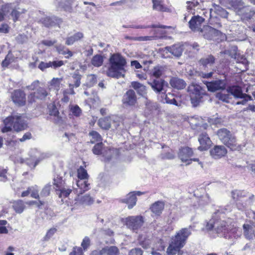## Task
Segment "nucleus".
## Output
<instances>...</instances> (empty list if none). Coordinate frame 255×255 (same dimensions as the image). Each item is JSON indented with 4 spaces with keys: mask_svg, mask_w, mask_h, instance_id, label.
<instances>
[{
    "mask_svg": "<svg viewBox=\"0 0 255 255\" xmlns=\"http://www.w3.org/2000/svg\"><path fill=\"white\" fill-rule=\"evenodd\" d=\"M192 227L181 229L171 238L166 253L168 255H182L183 252L181 249L185 245L188 237L191 234Z\"/></svg>",
    "mask_w": 255,
    "mask_h": 255,
    "instance_id": "nucleus-1",
    "label": "nucleus"
},
{
    "mask_svg": "<svg viewBox=\"0 0 255 255\" xmlns=\"http://www.w3.org/2000/svg\"><path fill=\"white\" fill-rule=\"evenodd\" d=\"M126 60L119 53L112 54L109 58V67L107 71L109 77L119 78L124 77Z\"/></svg>",
    "mask_w": 255,
    "mask_h": 255,
    "instance_id": "nucleus-2",
    "label": "nucleus"
},
{
    "mask_svg": "<svg viewBox=\"0 0 255 255\" xmlns=\"http://www.w3.org/2000/svg\"><path fill=\"white\" fill-rule=\"evenodd\" d=\"M4 126L1 129L3 133L11 130L12 128L16 131H20L26 129L27 124L20 114H16L8 117L3 121Z\"/></svg>",
    "mask_w": 255,
    "mask_h": 255,
    "instance_id": "nucleus-3",
    "label": "nucleus"
},
{
    "mask_svg": "<svg viewBox=\"0 0 255 255\" xmlns=\"http://www.w3.org/2000/svg\"><path fill=\"white\" fill-rule=\"evenodd\" d=\"M220 213L219 211L215 213L212 219L207 222L206 229L209 231L214 232L219 236H224L225 238H227L226 235L229 231L228 225L224 220L218 218V216Z\"/></svg>",
    "mask_w": 255,
    "mask_h": 255,
    "instance_id": "nucleus-4",
    "label": "nucleus"
},
{
    "mask_svg": "<svg viewBox=\"0 0 255 255\" xmlns=\"http://www.w3.org/2000/svg\"><path fill=\"white\" fill-rule=\"evenodd\" d=\"M220 140L232 150H240L242 145L239 144L236 137L226 128L220 129L217 132Z\"/></svg>",
    "mask_w": 255,
    "mask_h": 255,
    "instance_id": "nucleus-5",
    "label": "nucleus"
},
{
    "mask_svg": "<svg viewBox=\"0 0 255 255\" xmlns=\"http://www.w3.org/2000/svg\"><path fill=\"white\" fill-rule=\"evenodd\" d=\"M232 197L234 200L239 201L237 207L243 211L251 204L254 195L244 190H235L232 192Z\"/></svg>",
    "mask_w": 255,
    "mask_h": 255,
    "instance_id": "nucleus-6",
    "label": "nucleus"
},
{
    "mask_svg": "<svg viewBox=\"0 0 255 255\" xmlns=\"http://www.w3.org/2000/svg\"><path fill=\"white\" fill-rule=\"evenodd\" d=\"M78 179L76 181L77 188H75L77 193H82L90 189V184L88 183V175L86 170L80 166L77 170Z\"/></svg>",
    "mask_w": 255,
    "mask_h": 255,
    "instance_id": "nucleus-7",
    "label": "nucleus"
},
{
    "mask_svg": "<svg viewBox=\"0 0 255 255\" xmlns=\"http://www.w3.org/2000/svg\"><path fill=\"white\" fill-rule=\"evenodd\" d=\"M188 92L190 96L191 103L194 107L199 104L201 99L206 94L205 90L196 83H192L188 86Z\"/></svg>",
    "mask_w": 255,
    "mask_h": 255,
    "instance_id": "nucleus-8",
    "label": "nucleus"
},
{
    "mask_svg": "<svg viewBox=\"0 0 255 255\" xmlns=\"http://www.w3.org/2000/svg\"><path fill=\"white\" fill-rule=\"evenodd\" d=\"M144 223L141 216H129L125 219V224L128 228L136 232Z\"/></svg>",
    "mask_w": 255,
    "mask_h": 255,
    "instance_id": "nucleus-9",
    "label": "nucleus"
},
{
    "mask_svg": "<svg viewBox=\"0 0 255 255\" xmlns=\"http://www.w3.org/2000/svg\"><path fill=\"white\" fill-rule=\"evenodd\" d=\"M192 149L189 147H183L180 149L178 152V157L182 162H187L186 165H189L192 161H199L198 158H191L193 155Z\"/></svg>",
    "mask_w": 255,
    "mask_h": 255,
    "instance_id": "nucleus-10",
    "label": "nucleus"
},
{
    "mask_svg": "<svg viewBox=\"0 0 255 255\" xmlns=\"http://www.w3.org/2000/svg\"><path fill=\"white\" fill-rule=\"evenodd\" d=\"M200 33L205 38L209 40H216L222 35L220 30L208 25L204 26Z\"/></svg>",
    "mask_w": 255,
    "mask_h": 255,
    "instance_id": "nucleus-11",
    "label": "nucleus"
},
{
    "mask_svg": "<svg viewBox=\"0 0 255 255\" xmlns=\"http://www.w3.org/2000/svg\"><path fill=\"white\" fill-rule=\"evenodd\" d=\"M243 20L250 19L255 13V10L250 6L245 5L244 3L236 12Z\"/></svg>",
    "mask_w": 255,
    "mask_h": 255,
    "instance_id": "nucleus-12",
    "label": "nucleus"
},
{
    "mask_svg": "<svg viewBox=\"0 0 255 255\" xmlns=\"http://www.w3.org/2000/svg\"><path fill=\"white\" fill-rule=\"evenodd\" d=\"M49 95L46 89L43 87H38L36 90L31 93L28 97L29 102H35L36 100H44Z\"/></svg>",
    "mask_w": 255,
    "mask_h": 255,
    "instance_id": "nucleus-13",
    "label": "nucleus"
},
{
    "mask_svg": "<svg viewBox=\"0 0 255 255\" xmlns=\"http://www.w3.org/2000/svg\"><path fill=\"white\" fill-rule=\"evenodd\" d=\"M206 85L209 91L214 92L225 89L226 82L225 80L218 79L211 82H207Z\"/></svg>",
    "mask_w": 255,
    "mask_h": 255,
    "instance_id": "nucleus-14",
    "label": "nucleus"
},
{
    "mask_svg": "<svg viewBox=\"0 0 255 255\" xmlns=\"http://www.w3.org/2000/svg\"><path fill=\"white\" fill-rule=\"evenodd\" d=\"M122 102L126 106H133L137 102L135 93L132 90H128L124 94Z\"/></svg>",
    "mask_w": 255,
    "mask_h": 255,
    "instance_id": "nucleus-15",
    "label": "nucleus"
},
{
    "mask_svg": "<svg viewBox=\"0 0 255 255\" xmlns=\"http://www.w3.org/2000/svg\"><path fill=\"white\" fill-rule=\"evenodd\" d=\"M204 20L205 19L200 16H194L188 22L189 27L193 31L200 32L202 29V24Z\"/></svg>",
    "mask_w": 255,
    "mask_h": 255,
    "instance_id": "nucleus-16",
    "label": "nucleus"
},
{
    "mask_svg": "<svg viewBox=\"0 0 255 255\" xmlns=\"http://www.w3.org/2000/svg\"><path fill=\"white\" fill-rule=\"evenodd\" d=\"M42 23L47 27H60V25L63 21L60 18L56 16L48 17L46 16L41 19Z\"/></svg>",
    "mask_w": 255,
    "mask_h": 255,
    "instance_id": "nucleus-17",
    "label": "nucleus"
},
{
    "mask_svg": "<svg viewBox=\"0 0 255 255\" xmlns=\"http://www.w3.org/2000/svg\"><path fill=\"white\" fill-rule=\"evenodd\" d=\"M148 84L156 93L161 92L163 90V87L167 85V83L163 79H150L148 82Z\"/></svg>",
    "mask_w": 255,
    "mask_h": 255,
    "instance_id": "nucleus-18",
    "label": "nucleus"
},
{
    "mask_svg": "<svg viewBox=\"0 0 255 255\" xmlns=\"http://www.w3.org/2000/svg\"><path fill=\"white\" fill-rule=\"evenodd\" d=\"M11 98L13 103L19 106H23L25 104V94L21 90H14L12 94Z\"/></svg>",
    "mask_w": 255,
    "mask_h": 255,
    "instance_id": "nucleus-19",
    "label": "nucleus"
},
{
    "mask_svg": "<svg viewBox=\"0 0 255 255\" xmlns=\"http://www.w3.org/2000/svg\"><path fill=\"white\" fill-rule=\"evenodd\" d=\"M198 141L200 143V146L198 147V149L200 151L207 150L210 148L212 144L210 137L205 132L199 135Z\"/></svg>",
    "mask_w": 255,
    "mask_h": 255,
    "instance_id": "nucleus-20",
    "label": "nucleus"
},
{
    "mask_svg": "<svg viewBox=\"0 0 255 255\" xmlns=\"http://www.w3.org/2000/svg\"><path fill=\"white\" fill-rule=\"evenodd\" d=\"M220 1L223 5L228 8L233 9L236 13L244 3L242 0H220Z\"/></svg>",
    "mask_w": 255,
    "mask_h": 255,
    "instance_id": "nucleus-21",
    "label": "nucleus"
},
{
    "mask_svg": "<svg viewBox=\"0 0 255 255\" xmlns=\"http://www.w3.org/2000/svg\"><path fill=\"white\" fill-rule=\"evenodd\" d=\"M74 192L77 195L75 198V204H82V205H90L93 202V200L92 197L88 194L82 196V193H77L75 191V188L74 190Z\"/></svg>",
    "mask_w": 255,
    "mask_h": 255,
    "instance_id": "nucleus-22",
    "label": "nucleus"
},
{
    "mask_svg": "<svg viewBox=\"0 0 255 255\" xmlns=\"http://www.w3.org/2000/svg\"><path fill=\"white\" fill-rule=\"evenodd\" d=\"M165 49L177 58L180 57L183 51V46L180 43L175 44L171 46H167Z\"/></svg>",
    "mask_w": 255,
    "mask_h": 255,
    "instance_id": "nucleus-23",
    "label": "nucleus"
},
{
    "mask_svg": "<svg viewBox=\"0 0 255 255\" xmlns=\"http://www.w3.org/2000/svg\"><path fill=\"white\" fill-rule=\"evenodd\" d=\"M227 152L223 145H216L210 150L211 155L214 158H220L225 156Z\"/></svg>",
    "mask_w": 255,
    "mask_h": 255,
    "instance_id": "nucleus-24",
    "label": "nucleus"
},
{
    "mask_svg": "<svg viewBox=\"0 0 255 255\" xmlns=\"http://www.w3.org/2000/svg\"><path fill=\"white\" fill-rule=\"evenodd\" d=\"M121 201L122 203H126L128 205V208L130 209L135 205L137 198L134 192H131L125 198L121 199Z\"/></svg>",
    "mask_w": 255,
    "mask_h": 255,
    "instance_id": "nucleus-25",
    "label": "nucleus"
},
{
    "mask_svg": "<svg viewBox=\"0 0 255 255\" xmlns=\"http://www.w3.org/2000/svg\"><path fill=\"white\" fill-rule=\"evenodd\" d=\"M166 71V67L165 66L157 65L153 67L150 71V76L155 77L156 79H160V77H162Z\"/></svg>",
    "mask_w": 255,
    "mask_h": 255,
    "instance_id": "nucleus-26",
    "label": "nucleus"
},
{
    "mask_svg": "<svg viewBox=\"0 0 255 255\" xmlns=\"http://www.w3.org/2000/svg\"><path fill=\"white\" fill-rule=\"evenodd\" d=\"M164 208V203L158 201L152 204L150 208L151 211L155 215H160Z\"/></svg>",
    "mask_w": 255,
    "mask_h": 255,
    "instance_id": "nucleus-27",
    "label": "nucleus"
},
{
    "mask_svg": "<svg viewBox=\"0 0 255 255\" xmlns=\"http://www.w3.org/2000/svg\"><path fill=\"white\" fill-rule=\"evenodd\" d=\"M170 84L173 88L177 89H183L186 85L183 80L177 77L172 78L170 80Z\"/></svg>",
    "mask_w": 255,
    "mask_h": 255,
    "instance_id": "nucleus-28",
    "label": "nucleus"
},
{
    "mask_svg": "<svg viewBox=\"0 0 255 255\" xmlns=\"http://www.w3.org/2000/svg\"><path fill=\"white\" fill-rule=\"evenodd\" d=\"M146 109L148 110L150 113H158L160 108L158 104L156 102H152L150 101L145 99Z\"/></svg>",
    "mask_w": 255,
    "mask_h": 255,
    "instance_id": "nucleus-29",
    "label": "nucleus"
},
{
    "mask_svg": "<svg viewBox=\"0 0 255 255\" xmlns=\"http://www.w3.org/2000/svg\"><path fill=\"white\" fill-rule=\"evenodd\" d=\"M227 92L237 99L241 97L245 94L243 93L242 89L240 87L236 86L229 87L227 89Z\"/></svg>",
    "mask_w": 255,
    "mask_h": 255,
    "instance_id": "nucleus-30",
    "label": "nucleus"
},
{
    "mask_svg": "<svg viewBox=\"0 0 255 255\" xmlns=\"http://www.w3.org/2000/svg\"><path fill=\"white\" fill-rule=\"evenodd\" d=\"M132 87L136 91L137 93L143 96L146 93V87L137 82H132L131 83Z\"/></svg>",
    "mask_w": 255,
    "mask_h": 255,
    "instance_id": "nucleus-31",
    "label": "nucleus"
},
{
    "mask_svg": "<svg viewBox=\"0 0 255 255\" xmlns=\"http://www.w3.org/2000/svg\"><path fill=\"white\" fill-rule=\"evenodd\" d=\"M199 62L205 69L206 68L212 66L215 62V58L212 55H208L201 59Z\"/></svg>",
    "mask_w": 255,
    "mask_h": 255,
    "instance_id": "nucleus-32",
    "label": "nucleus"
},
{
    "mask_svg": "<svg viewBox=\"0 0 255 255\" xmlns=\"http://www.w3.org/2000/svg\"><path fill=\"white\" fill-rule=\"evenodd\" d=\"M62 78H53L49 83V90L53 89L58 92L61 88Z\"/></svg>",
    "mask_w": 255,
    "mask_h": 255,
    "instance_id": "nucleus-33",
    "label": "nucleus"
},
{
    "mask_svg": "<svg viewBox=\"0 0 255 255\" xmlns=\"http://www.w3.org/2000/svg\"><path fill=\"white\" fill-rule=\"evenodd\" d=\"M161 102L163 103L174 105L176 106H180V102H178L174 98L173 95L170 93H168L164 96V98L162 99Z\"/></svg>",
    "mask_w": 255,
    "mask_h": 255,
    "instance_id": "nucleus-34",
    "label": "nucleus"
},
{
    "mask_svg": "<svg viewBox=\"0 0 255 255\" xmlns=\"http://www.w3.org/2000/svg\"><path fill=\"white\" fill-rule=\"evenodd\" d=\"M83 37V34L82 32H78L73 35L67 37L65 43L67 45H72L74 42L80 40Z\"/></svg>",
    "mask_w": 255,
    "mask_h": 255,
    "instance_id": "nucleus-35",
    "label": "nucleus"
},
{
    "mask_svg": "<svg viewBox=\"0 0 255 255\" xmlns=\"http://www.w3.org/2000/svg\"><path fill=\"white\" fill-rule=\"evenodd\" d=\"M244 228V233L246 238L249 240L252 239L253 238V236L255 233V231L253 229V227L248 224H244L243 226Z\"/></svg>",
    "mask_w": 255,
    "mask_h": 255,
    "instance_id": "nucleus-36",
    "label": "nucleus"
},
{
    "mask_svg": "<svg viewBox=\"0 0 255 255\" xmlns=\"http://www.w3.org/2000/svg\"><path fill=\"white\" fill-rule=\"evenodd\" d=\"M12 207L17 213L20 214L25 208L24 203L21 200L15 201L13 202Z\"/></svg>",
    "mask_w": 255,
    "mask_h": 255,
    "instance_id": "nucleus-37",
    "label": "nucleus"
},
{
    "mask_svg": "<svg viewBox=\"0 0 255 255\" xmlns=\"http://www.w3.org/2000/svg\"><path fill=\"white\" fill-rule=\"evenodd\" d=\"M111 119L110 117L101 118L98 121V125L102 128L108 129L111 128Z\"/></svg>",
    "mask_w": 255,
    "mask_h": 255,
    "instance_id": "nucleus-38",
    "label": "nucleus"
},
{
    "mask_svg": "<svg viewBox=\"0 0 255 255\" xmlns=\"http://www.w3.org/2000/svg\"><path fill=\"white\" fill-rule=\"evenodd\" d=\"M103 56L100 54H96L92 58L91 63L94 66L99 67L103 65Z\"/></svg>",
    "mask_w": 255,
    "mask_h": 255,
    "instance_id": "nucleus-39",
    "label": "nucleus"
},
{
    "mask_svg": "<svg viewBox=\"0 0 255 255\" xmlns=\"http://www.w3.org/2000/svg\"><path fill=\"white\" fill-rule=\"evenodd\" d=\"M153 3V9L160 11H167L168 9L164 6L161 1L158 0H152Z\"/></svg>",
    "mask_w": 255,
    "mask_h": 255,
    "instance_id": "nucleus-40",
    "label": "nucleus"
},
{
    "mask_svg": "<svg viewBox=\"0 0 255 255\" xmlns=\"http://www.w3.org/2000/svg\"><path fill=\"white\" fill-rule=\"evenodd\" d=\"M214 12L218 15L223 17L228 18L229 13L224 8L218 5L214 6Z\"/></svg>",
    "mask_w": 255,
    "mask_h": 255,
    "instance_id": "nucleus-41",
    "label": "nucleus"
},
{
    "mask_svg": "<svg viewBox=\"0 0 255 255\" xmlns=\"http://www.w3.org/2000/svg\"><path fill=\"white\" fill-rule=\"evenodd\" d=\"M238 48L236 46H231L229 49L225 50L223 53L227 54L231 57L236 59L239 54L238 53Z\"/></svg>",
    "mask_w": 255,
    "mask_h": 255,
    "instance_id": "nucleus-42",
    "label": "nucleus"
},
{
    "mask_svg": "<svg viewBox=\"0 0 255 255\" xmlns=\"http://www.w3.org/2000/svg\"><path fill=\"white\" fill-rule=\"evenodd\" d=\"M81 75H80L78 72H75L72 75V82L73 83L72 84L74 85V87H75V88H78L80 86L81 84Z\"/></svg>",
    "mask_w": 255,
    "mask_h": 255,
    "instance_id": "nucleus-43",
    "label": "nucleus"
},
{
    "mask_svg": "<svg viewBox=\"0 0 255 255\" xmlns=\"http://www.w3.org/2000/svg\"><path fill=\"white\" fill-rule=\"evenodd\" d=\"M105 250L106 255H118L119 249L116 246L106 247L104 248Z\"/></svg>",
    "mask_w": 255,
    "mask_h": 255,
    "instance_id": "nucleus-44",
    "label": "nucleus"
},
{
    "mask_svg": "<svg viewBox=\"0 0 255 255\" xmlns=\"http://www.w3.org/2000/svg\"><path fill=\"white\" fill-rule=\"evenodd\" d=\"M75 0H62L61 6L66 11H71L72 5Z\"/></svg>",
    "mask_w": 255,
    "mask_h": 255,
    "instance_id": "nucleus-45",
    "label": "nucleus"
},
{
    "mask_svg": "<svg viewBox=\"0 0 255 255\" xmlns=\"http://www.w3.org/2000/svg\"><path fill=\"white\" fill-rule=\"evenodd\" d=\"M29 192L31 197L35 199H39V189L37 185L29 187Z\"/></svg>",
    "mask_w": 255,
    "mask_h": 255,
    "instance_id": "nucleus-46",
    "label": "nucleus"
},
{
    "mask_svg": "<svg viewBox=\"0 0 255 255\" xmlns=\"http://www.w3.org/2000/svg\"><path fill=\"white\" fill-rule=\"evenodd\" d=\"M59 192V197L60 198L67 197L72 192V190L67 187H63L58 190Z\"/></svg>",
    "mask_w": 255,
    "mask_h": 255,
    "instance_id": "nucleus-47",
    "label": "nucleus"
},
{
    "mask_svg": "<svg viewBox=\"0 0 255 255\" xmlns=\"http://www.w3.org/2000/svg\"><path fill=\"white\" fill-rule=\"evenodd\" d=\"M89 135L91 136V142L95 143L96 142H100L102 140L101 135L96 131H92L89 133Z\"/></svg>",
    "mask_w": 255,
    "mask_h": 255,
    "instance_id": "nucleus-48",
    "label": "nucleus"
},
{
    "mask_svg": "<svg viewBox=\"0 0 255 255\" xmlns=\"http://www.w3.org/2000/svg\"><path fill=\"white\" fill-rule=\"evenodd\" d=\"M39 162L40 160L39 159H35L34 156L25 160L26 164L32 169L34 168Z\"/></svg>",
    "mask_w": 255,
    "mask_h": 255,
    "instance_id": "nucleus-49",
    "label": "nucleus"
},
{
    "mask_svg": "<svg viewBox=\"0 0 255 255\" xmlns=\"http://www.w3.org/2000/svg\"><path fill=\"white\" fill-rule=\"evenodd\" d=\"M51 189V185L49 183L45 185L42 188L40 196L42 197H46L48 196L50 194V191Z\"/></svg>",
    "mask_w": 255,
    "mask_h": 255,
    "instance_id": "nucleus-50",
    "label": "nucleus"
},
{
    "mask_svg": "<svg viewBox=\"0 0 255 255\" xmlns=\"http://www.w3.org/2000/svg\"><path fill=\"white\" fill-rule=\"evenodd\" d=\"M135 28H169L170 26L166 25H160V24H152L151 25H138L133 27Z\"/></svg>",
    "mask_w": 255,
    "mask_h": 255,
    "instance_id": "nucleus-51",
    "label": "nucleus"
},
{
    "mask_svg": "<svg viewBox=\"0 0 255 255\" xmlns=\"http://www.w3.org/2000/svg\"><path fill=\"white\" fill-rule=\"evenodd\" d=\"M97 82V76L94 74H90L87 76L86 84L89 87L93 86Z\"/></svg>",
    "mask_w": 255,
    "mask_h": 255,
    "instance_id": "nucleus-52",
    "label": "nucleus"
},
{
    "mask_svg": "<svg viewBox=\"0 0 255 255\" xmlns=\"http://www.w3.org/2000/svg\"><path fill=\"white\" fill-rule=\"evenodd\" d=\"M216 98L219 100L227 103L230 102V99H231L229 93L226 94L222 93H218L216 94Z\"/></svg>",
    "mask_w": 255,
    "mask_h": 255,
    "instance_id": "nucleus-53",
    "label": "nucleus"
},
{
    "mask_svg": "<svg viewBox=\"0 0 255 255\" xmlns=\"http://www.w3.org/2000/svg\"><path fill=\"white\" fill-rule=\"evenodd\" d=\"M239 99H242L241 101L237 102L236 103V105H245L246 104L247 102L249 101L253 100L252 97L247 94H244L241 97L239 98Z\"/></svg>",
    "mask_w": 255,
    "mask_h": 255,
    "instance_id": "nucleus-54",
    "label": "nucleus"
},
{
    "mask_svg": "<svg viewBox=\"0 0 255 255\" xmlns=\"http://www.w3.org/2000/svg\"><path fill=\"white\" fill-rule=\"evenodd\" d=\"M53 185L55 186L54 188L56 191H58L60 188H62L63 186V181L61 177L55 178L53 179Z\"/></svg>",
    "mask_w": 255,
    "mask_h": 255,
    "instance_id": "nucleus-55",
    "label": "nucleus"
},
{
    "mask_svg": "<svg viewBox=\"0 0 255 255\" xmlns=\"http://www.w3.org/2000/svg\"><path fill=\"white\" fill-rule=\"evenodd\" d=\"M13 8L12 3H6L1 6L0 10L2 11L5 15L10 11H11Z\"/></svg>",
    "mask_w": 255,
    "mask_h": 255,
    "instance_id": "nucleus-56",
    "label": "nucleus"
},
{
    "mask_svg": "<svg viewBox=\"0 0 255 255\" xmlns=\"http://www.w3.org/2000/svg\"><path fill=\"white\" fill-rule=\"evenodd\" d=\"M56 231L57 229L55 228H51L50 229H49L46 233L45 236H44L43 240L44 241H48V240H49L55 234Z\"/></svg>",
    "mask_w": 255,
    "mask_h": 255,
    "instance_id": "nucleus-57",
    "label": "nucleus"
},
{
    "mask_svg": "<svg viewBox=\"0 0 255 255\" xmlns=\"http://www.w3.org/2000/svg\"><path fill=\"white\" fill-rule=\"evenodd\" d=\"M103 143L99 142L96 144L93 148V152L95 154L100 155L102 154Z\"/></svg>",
    "mask_w": 255,
    "mask_h": 255,
    "instance_id": "nucleus-58",
    "label": "nucleus"
},
{
    "mask_svg": "<svg viewBox=\"0 0 255 255\" xmlns=\"http://www.w3.org/2000/svg\"><path fill=\"white\" fill-rule=\"evenodd\" d=\"M71 111L73 115L76 117H79L81 114V110L77 105L72 106L71 108Z\"/></svg>",
    "mask_w": 255,
    "mask_h": 255,
    "instance_id": "nucleus-59",
    "label": "nucleus"
},
{
    "mask_svg": "<svg viewBox=\"0 0 255 255\" xmlns=\"http://www.w3.org/2000/svg\"><path fill=\"white\" fill-rule=\"evenodd\" d=\"M38 68L41 71H44L48 68H52L51 61L48 62H41L38 66Z\"/></svg>",
    "mask_w": 255,
    "mask_h": 255,
    "instance_id": "nucleus-60",
    "label": "nucleus"
},
{
    "mask_svg": "<svg viewBox=\"0 0 255 255\" xmlns=\"http://www.w3.org/2000/svg\"><path fill=\"white\" fill-rule=\"evenodd\" d=\"M39 81L38 80L34 81L30 85L26 87V88L28 90L33 91L36 90V89L39 87Z\"/></svg>",
    "mask_w": 255,
    "mask_h": 255,
    "instance_id": "nucleus-61",
    "label": "nucleus"
},
{
    "mask_svg": "<svg viewBox=\"0 0 255 255\" xmlns=\"http://www.w3.org/2000/svg\"><path fill=\"white\" fill-rule=\"evenodd\" d=\"M74 85L70 83L69 84V88L63 91V95H75V92L74 90Z\"/></svg>",
    "mask_w": 255,
    "mask_h": 255,
    "instance_id": "nucleus-62",
    "label": "nucleus"
},
{
    "mask_svg": "<svg viewBox=\"0 0 255 255\" xmlns=\"http://www.w3.org/2000/svg\"><path fill=\"white\" fill-rule=\"evenodd\" d=\"M128 255H143V251L140 248H135L129 251Z\"/></svg>",
    "mask_w": 255,
    "mask_h": 255,
    "instance_id": "nucleus-63",
    "label": "nucleus"
},
{
    "mask_svg": "<svg viewBox=\"0 0 255 255\" xmlns=\"http://www.w3.org/2000/svg\"><path fill=\"white\" fill-rule=\"evenodd\" d=\"M69 255H83V250L80 247H74Z\"/></svg>",
    "mask_w": 255,
    "mask_h": 255,
    "instance_id": "nucleus-64",
    "label": "nucleus"
}]
</instances>
